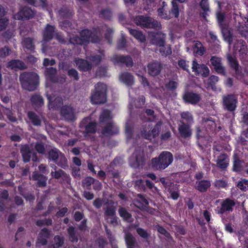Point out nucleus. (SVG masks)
<instances>
[{
	"label": "nucleus",
	"mask_w": 248,
	"mask_h": 248,
	"mask_svg": "<svg viewBox=\"0 0 248 248\" xmlns=\"http://www.w3.org/2000/svg\"><path fill=\"white\" fill-rule=\"evenodd\" d=\"M22 87L29 92L36 90L39 84L38 75L34 72H25L19 76Z\"/></svg>",
	"instance_id": "obj_1"
},
{
	"label": "nucleus",
	"mask_w": 248,
	"mask_h": 248,
	"mask_svg": "<svg viewBox=\"0 0 248 248\" xmlns=\"http://www.w3.org/2000/svg\"><path fill=\"white\" fill-rule=\"evenodd\" d=\"M95 92L92 94L91 100L92 104H101L107 101V87L106 84L98 83L95 85Z\"/></svg>",
	"instance_id": "obj_2"
},
{
	"label": "nucleus",
	"mask_w": 248,
	"mask_h": 248,
	"mask_svg": "<svg viewBox=\"0 0 248 248\" xmlns=\"http://www.w3.org/2000/svg\"><path fill=\"white\" fill-rule=\"evenodd\" d=\"M173 161L172 154L168 151H163L156 157V170H163L170 165Z\"/></svg>",
	"instance_id": "obj_3"
},
{
	"label": "nucleus",
	"mask_w": 248,
	"mask_h": 248,
	"mask_svg": "<svg viewBox=\"0 0 248 248\" xmlns=\"http://www.w3.org/2000/svg\"><path fill=\"white\" fill-rule=\"evenodd\" d=\"M55 32V26L49 24H47L46 26L43 31V40L42 41L41 50L42 53L45 55L46 54L48 50L47 42L50 41L53 38Z\"/></svg>",
	"instance_id": "obj_4"
},
{
	"label": "nucleus",
	"mask_w": 248,
	"mask_h": 248,
	"mask_svg": "<svg viewBox=\"0 0 248 248\" xmlns=\"http://www.w3.org/2000/svg\"><path fill=\"white\" fill-rule=\"evenodd\" d=\"M130 166L135 169L142 168L145 164L143 151L140 149H136L129 159Z\"/></svg>",
	"instance_id": "obj_5"
},
{
	"label": "nucleus",
	"mask_w": 248,
	"mask_h": 248,
	"mask_svg": "<svg viewBox=\"0 0 248 248\" xmlns=\"http://www.w3.org/2000/svg\"><path fill=\"white\" fill-rule=\"evenodd\" d=\"M96 127L97 123L92 121L90 117L83 119L80 124V127L84 130L83 134L85 137L90 134L95 133L96 131Z\"/></svg>",
	"instance_id": "obj_6"
},
{
	"label": "nucleus",
	"mask_w": 248,
	"mask_h": 248,
	"mask_svg": "<svg viewBox=\"0 0 248 248\" xmlns=\"http://www.w3.org/2000/svg\"><path fill=\"white\" fill-rule=\"evenodd\" d=\"M100 34L96 31H92L88 29L83 30L79 33L84 44L89 42L94 43H99L101 39Z\"/></svg>",
	"instance_id": "obj_7"
},
{
	"label": "nucleus",
	"mask_w": 248,
	"mask_h": 248,
	"mask_svg": "<svg viewBox=\"0 0 248 248\" xmlns=\"http://www.w3.org/2000/svg\"><path fill=\"white\" fill-rule=\"evenodd\" d=\"M34 16V11L30 7L25 6L16 14L13 15V18L16 20H28L32 18Z\"/></svg>",
	"instance_id": "obj_8"
},
{
	"label": "nucleus",
	"mask_w": 248,
	"mask_h": 248,
	"mask_svg": "<svg viewBox=\"0 0 248 248\" xmlns=\"http://www.w3.org/2000/svg\"><path fill=\"white\" fill-rule=\"evenodd\" d=\"M237 103V97L233 94H227L223 96V107L229 111H233L235 110Z\"/></svg>",
	"instance_id": "obj_9"
},
{
	"label": "nucleus",
	"mask_w": 248,
	"mask_h": 248,
	"mask_svg": "<svg viewBox=\"0 0 248 248\" xmlns=\"http://www.w3.org/2000/svg\"><path fill=\"white\" fill-rule=\"evenodd\" d=\"M210 62L216 73L224 76H226V68L223 65L220 58L212 56L210 59Z\"/></svg>",
	"instance_id": "obj_10"
},
{
	"label": "nucleus",
	"mask_w": 248,
	"mask_h": 248,
	"mask_svg": "<svg viewBox=\"0 0 248 248\" xmlns=\"http://www.w3.org/2000/svg\"><path fill=\"white\" fill-rule=\"evenodd\" d=\"M51 167L55 170V171H52L50 173L51 177L56 179H62L63 182L67 184H70L71 178L70 175L66 173L62 169L57 170V167L55 165H53Z\"/></svg>",
	"instance_id": "obj_11"
},
{
	"label": "nucleus",
	"mask_w": 248,
	"mask_h": 248,
	"mask_svg": "<svg viewBox=\"0 0 248 248\" xmlns=\"http://www.w3.org/2000/svg\"><path fill=\"white\" fill-rule=\"evenodd\" d=\"M135 23L138 26L145 28H155V23L152 21V19L148 16H139L134 19Z\"/></svg>",
	"instance_id": "obj_12"
},
{
	"label": "nucleus",
	"mask_w": 248,
	"mask_h": 248,
	"mask_svg": "<svg viewBox=\"0 0 248 248\" xmlns=\"http://www.w3.org/2000/svg\"><path fill=\"white\" fill-rule=\"evenodd\" d=\"M182 98L186 103L195 105L201 101V96L193 92L186 91L183 94Z\"/></svg>",
	"instance_id": "obj_13"
},
{
	"label": "nucleus",
	"mask_w": 248,
	"mask_h": 248,
	"mask_svg": "<svg viewBox=\"0 0 248 248\" xmlns=\"http://www.w3.org/2000/svg\"><path fill=\"white\" fill-rule=\"evenodd\" d=\"M233 18L235 20L234 26L239 33L246 39L248 38V28L243 26V22L241 21L242 20L241 17L237 15H234Z\"/></svg>",
	"instance_id": "obj_14"
},
{
	"label": "nucleus",
	"mask_w": 248,
	"mask_h": 248,
	"mask_svg": "<svg viewBox=\"0 0 248 248\" xmlns=\"http://www.w3.org/2000/svg\"><path fill=\"white\" fill-rule=\"evenodd\" d=\"M192 69L197 75L200 74L203 77H208L210 73V70L206 65L198 64L196 60L193 61Z\"/></svg>",
	"instance_id": "obj_15"
},
{
	"label": "nucleus",
	"mask_w": 248,
	"mask_h": 248,
	"mask_svg": "<svg viewBox=\"0 0 248 248\" xmlns=\"http://www.w3.org/2000/svg\"><path fill=\"white\" fill-rule=\"evenodd\" d=\"M191 125L186 124L183 122H179L178 130L181 137L184 139L190 138L192 136Z\"/></svg>",
	"instance_id": "obj_16"
},
{
	"label": "nucleus",
	"mask_w": 248,
	"mask_h": 248,
	"mask_svg": "<svg viewBox=\"0 0 248 248\" xmlns=\"http://www.w3.org/2000/svg\"><path fill=\"white\" fill-rule=\"evenodd\" d=\"M61 114L64 119L68 121H74L75 118L74 109L69 105H65L61 108Z\"/></svg>",
	"instance_id": "obj_17"
},
{
	"label": "nucleus",
	"mask_w": 248,
	"mask_h": 248,
	"mask_svg": "<svg viewBox=\"0 0 248 248\" xmlns=\"http://www.w3.org/2000/svg\"><path fill=\"white\" fill-rule=\"evenodd\" d=\"M235 203L233 200L230 199H226L224 200L220 207H217V211L218 213L224 214L232 211L233 207Z\"/></svg>",
	"instance_id": "obj_18"
},
{
	"label": "nucleus",
	"mask_w": 248,
	"mask_h": 248,
	"mask_svg": "<svg viewBox=\"0 0 248 248\" xmlns=\"http://www.w3.org/2000/svg\"><path fill=\"white\" fill-rule=\"evenodd\" d=\"M50 232L47 228H43L40 232L36 243V247H40V245L45 246L47 244V239L49 237Z\"/></svg>",
	"instance_id": "obj_19"
},
{
	"label": "nucleus",
	"mask_w": 248,
	"mask_h": 248,
	"mask_svg": "<svg viewBox=\"0 0 248 248\" xmlns=\"http://www.w3.org/2000/svg\"><path fill=\"white\" fill-rule=\"evenodd\" d=\"M119 133V128L113 122L108 123L102 130V134L105 136L116 135Z\"/></svg>",
	"instance_id": "obj_20"
},
{
	"label": "nucleus",
	"mask_w": 248,
	"mask_h": 248,
	"mask_svg": "<svg viewBox=\"0 0 248 248\" xmlns=\"http://www.w3.org/2000/svg\"><path fill=\"white\" fill-rule=\"evenodd\" d=\"M113 61L115 63L124 64L126 67H132L133 65V60L129 55H115Z\"/></svg>",
	"instance_id": "obj_21"
},
{
	"label": "nucleus",
	"mask_w": 248,
	"mask_h": 248,
	"mask_svg": "<svg viewBox=\"0 0 248 248\" xmlns=\"http://www.w3.org/2000/svg\"><path fill=\"white\" fill-rule=\"evenodd\" d=\"M161 27L160 22L156 21V46L166 43V34L159 30Z\"/></svg>",
	"instance_id": "obj_22"
},
{
	"label": "nucleus",
	"mask_w": 248,
	"mask_h": 248,
	"mask_svg": "<svg viewBox=\"0 0 248 248\" xmlns=\"http://www.w3.org/2000/svg\"><path fill=\"white\" fill-rule=\"evenodd\" d=\"M33 152L28 145L25 144L21 146L20 153L24 162L27 163L30 161Z\"/></svg>",
	"instance_id": "obj_23"
},
{
	"label": "nucleus",
	"mask_w": 248,
	"mask_h": 248,
	"mask_svg": "<svg viewBox=\"0 0 248 248\" xmlns=\"http://www.w3.org/2000/svg\"><path fill=\"white\" fill-rule=\"evenodd\" d=\"M150 121V120H149V122L145 124V126H148V129L150 128V130L148 131H147L146 130L142 131L141 135L146 139L150 140L153 139L154 140L155 138V126H152Z\"/></svg>",
	"instance_id": "obj_24"
},
{
	"label": "nucleus",
	"mask_w": 248,
	"mask_h": 248,
	"mask_svg": "<svg viewBox=\"0 0 248 248\" xmlns=\"http://www.w3.org/2000/svg\"><path fill=\"white\" fill-rule=\"evenodd\" d=\"M28 117L32 124L36 126H40L42 124V117L35 112L30 111L27 114Z\"/></svg>",
	"instance_id": "obj_25"
},
{
	"label": "nucleus",
	"mask_w": 248,
	"mask_h": 248,
	"mask_svg": "<svg viewBox=\"0 0 248 248\" xmlns=\"http://www.w3.org/2000/svg\"><path fill=\"white\" fill-rule=\"evenodd\" d=\"M229 163V158L226 154H222L219 155L217 160V166L222 170L226 169Z\"/></svg>",
	"instance_id": "obj_26"
},
{
	"label": "nucleus",
	"mask_w": 248,
	"mask_h": 248,
	"mask_svg": "<svg viewBox=\"0 0 248 248\" xmlns=\"http://www.w3.org/2000/svg\"><path fill=\"white\" fill-rule=\"evenodd\" d=\"M76 64L80 71L87 72L92 69V64L88 61L84 59H79L76 61Z\"/></svg>",
	"instance_id": "obj_27"
},
{
	"label": "nucleus",
	"mask_w": 248,
	"mask_h": 248,
	"mask_svg": "<svg viewBox=\"0 0 248 248\" xmlns=\"http://www.w3.org/2000/svg\"><path fill=\"white\" fill-rule=\"evenodd\" d=\"M22 44L24 48L30 51L31 53H34L35 52V45L32 38H24L22 41Z\"/></svg>",
	"instance_id": "obj_28"
},
{
	"label": "nucleus",
	"mask_w": 248,
	"mask_h": 248,
	"mask_svg": "<svg viewBox=\"0 0 248 248\" xmlns=\"http://www.w3.org/2000/svg\"><path fill=\"white\" fill-rule=\"evenodd\" d=\"M7 67L11 69H20L24 70L27 68V66L21 61L19 60H13L7 63Z\"/></svg>",
	"instance_id": "obj_29"
},
{
	"label": "nucleus",
	"mask_w": 248,
	"mask_h": 248,
	"mask_svg": "<svg viewBox=\"0 0 248 248\" xmlns=\"http://www.w3.org/2000/svg\"><path fill=\"white\" fill-rule=\"evenodd\" d=\"M234 48L236 50H238L240 54L243 56H246L248 53L247 44L245 41L242 39L237 40Z\"/></svg>",
	"instance_id": "obj_30"
},
{
	"label": "nucleus",
	"mask_w": 248,
	"mask_h": 248,
	"mask_svg": "<svg viewBox=\"0 0 248 248\" xmlns=\"http://www.w3.org/2000/svg\"><path fill=\"white\" fill-rule=\"evenodd\" d=\"M220 28L224 40L227 42L229 45H231L233 40L232 33L227 26H223Z\"/></svg>",
	"instance_id": "obj_31"
},
{
	"label": "nucleus",
	"mask_w": 248,
	"mask_h": 248,
	"mask_svg": "<svg viewBox=\"0 0 248 248\" xmlns=\"http://www.w3.org/2000/svg\"><path fill=\"white\" fill-rule=\"evenodd\" d=\"M120 80L128 86H132L134 83V77L129 72H124L120 75Z\"/></svg>",
	"instance_id": "obj_32"
},
{
	"label": "nucleus",
	"mask_w": 248,
	"mask_h": 248,
	"mask_svg": "<svg viewBox=\"0 0 248 248\" xmlns=\"http://www.w3.org/2000/svg\"><path fill=\"white\" fill-rule=\"evenodd\" d=\"M61 153L62 152L59 149L56 148H53L47 151L46 155L47 159H48L49 161H52L54 163Z\"/></svg>",
	"instance_id": "obj_33"
},
{
	"label": "nucleus",
	"mask_w": 248,
	"mask_h": 248,
	"mask_svg": "<svg viewBox=\"0 0 248 248\" xmlns=\"http://www.w3.org/2000/svg\"><path fill=\"white\" fill-rule=\"evenodd\" d=\"M181 120L179 122H183L186 124L192 125L194 123L192 114L189 111H184L180 113Z\"/></svg>",
	"instance_id": "obj_34"
},
{
	"label": "nucleus",
	"mask_w": 248,
	"mask_h": 248,
	"mask_svg": "<svg viewBox=\"0 0 248 248\" xmlns=\"http://www.w3.org/2000/svg\"><path fill=\"white\" fill-rule=\"evenodd\" d=\"M32 178L37 181V185L39 187H45L46 185L47 178L42 174L34 172L32 175Z\"/></svg>",
	"instance_id": "obj_35"
},
{
	"label": "nucleus",
	"mask_w": 248,
	"mask_h": 248,
	"mask_svg": "<svg viewBox=\"0 0 248 248\" xmlns=\"http://www.w3.org/2000/svg\"><path fill=\"white\" fill-rule=\"evenodd\" d=\"M57 72L56 68L51 67L46 69L45 74L47 79L53 82H55L57 81Z\"/></svg>",
	"instance_id": "obj_36"
},
{
	"label": "nucleus",
	"mask_w": 248,
	"mask_h": 248,
	"mask_svg": "<svg viewBox=\"0 0 248 248\" xmlns=\"http://www.w3.org/2000/svg\"><path fill=\"white\" fill-rule=\"evenodd\" d=\"M196 189L201 192H205L210 187L211 183L208 180H201L197 181Z\"/></svg>",
	"instance_id": "obj_37"
},
{
	"label": "nucleus",
	"mask_w": 248,
	"mask_h": 248,
	"mask_svg": "<svg viewBox=\"0 0 248 248\" xmlns=\"http://www.w3.org/2000/svg\"><path fill=\"white\" fill-rule=\"evenodd\" d=\"M160 4L161 5V7L157 9L158 16L165 19H170L171 17L170 14H168L166 11L167 3L165 1H161V3Z\"/></svg>",
	"instance_id": "obj_38"
},
{
	"label": "nucleus",
	"mask_w": 248,
	"mask_h": 248,
	"mask_svg": "<svg viewBox=\"0 0 248 248\" xmlns=\"http://www.w3.org/2000/svg\"><path fill=\"white\" fill-rule=\"evenodd\" d=\"M54 163L63 169H66L68 167V160L64 154L62 152Z\"/></svg>",
	"instance_id": "obj_39"
},
{
	"label": "nucleus",
	"mask_w": 248,
	"mask_h": 248,
	"mask_svg": "<svg viewBox=\"0 0 248 248\" xmlns=\"http://www.w3.org/2000/svg\"><path fill=\"white\" fill-rule=\"evenodd\" d=\"M235 232L242 244L245 246H247L248 245V238L246 235L247 232L245 229L244 228H241L237 232Z\"/></svg>",
	"instance_id": "obj_40"
},
{
	"label": "nucleus",
	"mask_w": 248,
	"mask_h": 248,
	"mask_svg": "<svg viewBox=\"0 0 248 248\" xmlns=\"http://www.w3.org/2000/svg\"><path fill=\"white\" fill-rule=\"evenodd\" d=\"M104 56V51L101 50L99 51V54H93L87 57V59L93 64L97 65H98Z\"/></svg>",
	"instance_id": "obj_41"
},
{
	"label": "nucleus",
	"mask_w": 248,
	"mask_h": 248,
	"mask_svg": "<svg viewBox=\"0 0 248 248\" xmlns=\"http://www.w3.org/2000/svg\"><path fill=\"white\" fill-rule=\"evenodd\" d=\"M30 100L31 104L36 107H41L44 104L43 98L37 93L32 95Z\"/></svg>",
	"instance_id": "obj_42"
},
{
	"label": "nucleus",
	"mask_w": 248,
	"mask_h": 248,
	"mask_svg": "<svg viewBox=\"0 0 248 248\" xmlns=\"http://www.w3.org/2000/svg\"><path fill=\"white\" fill-rule=\"evenodd\" d=\"M105 205H108L106 208H104L105 214L107 216H114L116 214V207L114 205L113 202L109 203L108 201L105 203Z\"/></svg>",
	"instance_id": "obj_43"
},
{
	"label": "nucleus",
	"mask_w": 248,
	"mask_h": 248,
	"mask_svg": "<svg viewBox=\"0 0 248 248\" xmlns=\"http://www.w3.org/2000/svg\"><path fill=\"white\" fill-rule=\"evenodd\" d=\"M111 119L112 116L111 115V112L108 109H105L103 110L100 114L99 117V121L101 123H106L108 124V123L113 122L111 121Z\"/></svg>",
	"instance_id": "obj_44"
},
{
	"label": "nucleus",
	"mask_w": 248,
	"mask_h": 248,
	"mask_svg": "<svg viewBox=\"0 0 248 248\" xmlns=\"http://www.w3.org/2000/svg\"><path fill=\"white\" fill-rule=\"evenodd\" d=\"M158 50L162 56L167 57L171 54L172 50L170 45H167L166 43L157 46Z\"/></svg>",
	"instance_id": "obj_45"
},
{
	"label": "nucleus",
	"mask_w": 248,
	"mask_h": 248,
	"mask_svg": "<svg viewBox=\"0 0 248 248\" xmlns=\"http://www.w3.org/2000/svg\"><path fill=\"white\" fill-rule=\"evenodd\" d=\"M234 218H222V222L225 224V230L230 232H233Z\"/></svg>",
	"instance_id": "obj_46"
},
{
	"label": "nucleus",
	"mask_w": 248,
	"mask_h": 248,
	"mask_svg": "<svg viewBox=\"0 0 248 248\" xmlns=\"http://www.w3.org/2000/svg\"><path fill=\"white\" fill-rule=\"evenodd\" d=\"M243 161L240 160L237 155L235 154L233 155L232 170L235 172H240L242 170Z\"/></svg>",
	"instance_id": "obj_47"
},
{
	"label": "nucleus",
	"mask_w": 248,
	"mask_h": 248,
	"mask_svg": "<svg viewBox=\"0 0 248 248\" xmlns=\"http://www.w3.org/2000/svg\"><path fill=\"white\" fill-rule=\"evenodd\" d=\"M129 31L130 34L140 42L143 43L146 41L145 36L141 31L135 29H129Z\"/></svg>",
	"instance_id": "obj_48"
},
{
	"label": "nucleus",
	"mask_w": 248,
	"mask_h": 248,
	"mask_svg": "<svg viewBox=\"0 0 248 248\" xmlns=\"http://www.w3.org/2000/svg\"><path fill=\"white\" fill-rule=\"evenodd\" d=\"M59 15L63 18H69L73 15V11L69 8L63 6L59 10Z\"/></svg>",
	"instance_id": "obj_49"
},
{
	"label": "nucleus",
	"mask_w": 248,
	"mask_h": 248,
	"mask_svg": "<svg viewBox=\"0 0 248 248\" xmlns=\"http://www.w3.org/2000/svg\"><path fill=\"white\" fill-rule=\"evenodd\" d=\"M200 6L203 11L201 15L204 19H206V16L208 15L207 12L210 11L208 0H202Z\"/></svg>",
	"instance_id": "obj_50"
},
{
	"label": "nucleus",
	"mask_w": 248,
	"mask_h": 248,
	"mask_svg": "<svg viewBox=\"0 0 248 248\" xmlns=\"http://www.w3.org/2000/svg\"><path fill=\"white\" fill-rule=\"evenodd\" d=\"M29 4L35 7L41 6L42 8H46L47 7V3L46 0H24Z\"/></svg>",
	"instance_id": "obj_51"
},
{
	"label": "nucleus",
	"mask_w": 248,
	"mask_h": 248,
	"mask_svg": "<svg viewBox=\"0 0 248 248\" xmlns=\"http://www.w3.org/2000/svg\"><path fill=\"white\" fill-rule=\"evenodd\" d=\"M226 58L230 66L233 69L239 66L236 58L235 57H233L231 54L228 53L226 55Z\"/></svg>",
	"instance_id": "obj_52"
},
{
	"label": "nucleus",
	"mask_w": 248,
	"mask_h": 248,
	"mask_svg": "<svg viewBox=\"0 0 248 248\" xmlns=\"http://www.w3.org/2000/svg\"><path fill=\"white\" fill-rule=\"evenodd\" d=\"M172 7L169 11V14H172L175 18H178L179 16V5L175 1H171Z\"/></svg>",
	"instance_id": "obj_53"
},
{
	"label": "nucleus",
	"mask_w": 248,
	"mask_h": 248,
	"mask_svg": "<svg viewBox=\"0 0 248 248\" xmlns=\"http://www.w3.org/2000/svg\"><path fill=\"white\" fill-rule=\"evenodd\" d=\"M36 151L40 154L46 155V151L45 144L42 141H38L35 143L34 146Z\"/></svg>",
	"instance_id": "obj_54"
},
{
	"label": "nucleus",
	"mask_w": 248,
	"mask_h": 248,
	"mask_svg": "<svg viewBox=\"0 0 248 248\" xmlns=\"http://www.w3.org/2000/svg\"><path fill=\"white\" fill-rule=\"evenodd\" d=\"M125 242L127 248H134L136 240L133 235L130 233H126L125 235Z\"/></svg>",
	"instance_id": "obj_55"
},
{
	"label": "nucleus",
	"mask_w": 248,
	"mask_h": 248,
	"mask_svg": "<svg viewBox=\"0 0 248 248\" xmlns=\"http://www.w3.org/2000/svg\"><path fill=\"white\" fill-rule=\"evenodd\" d=\"M67 232L69 236L70 240L72 242H77L78 237L76 233V230L74 227L70 226L67 229Z\"/></svg>",
	"instance_id": "obj_56"
},
{
	"label": "nucleus",
	"mask_w": 248,
	"mask_h": 248,
	"mask_svg": "<svg viewBox=\"0 0 248 248\" xmlns=\"http://www.w3.org/2000/svg\"><path fill=\"white\" fill-rule=\"evenodd\" d=\"M136 186L140 187H142L146 185L149 188H152L154 186V184L149 180L140 179L135 182Z\"/></svg>",
	"instance_id": "obj_57"
},
{
	"label": "nucleus",
	"mask_w": 248,
	"mask_h": 248,
	"mask_svg": "<svg viewBox=\"0 0 248 248\" xmlns=\"http://www.w3.org/2000/svg\"><path fill=\"white\" fill-rule=\"evenodd\" d=\"M218 80L219 78L217 76L212 75L208 79V87L214 91L216 90V86L215 84L218 82Z\"/></svg>",
	"instance_id": "obj_58"
},
{
	"label": "nucleus",
	"mask_w": 248,
	"mask_h": 248,
	"mask_svg": "<svg viewBox=\"0 0 248 248\" xmlns=\"http://www.w3.org/2000/svg\"><path fill=\"white\" fill-rule=\"evenodd\" d=\"M70 43L73 45H82L84 44L81 36L77 35H74L69 38Z\"/></svg>",
	"instance_id": "obj_59"
},
{
	"label": "nucleus",
	"mask_w": 248,
	"mask_h": 248,
	"mask_svg": "<svg viewBox=\"0 0 248 248\" xmlns=\"http://www.w3.org/2000/svg\"><path fill=\"white\" fill-rule=\"evenodd\" d=\"M237 186L241 190L246 191L248 189V180L241 179L237 184Z\"/></svg>",
	"instance_id": "obj_60"
},
{
	"label": "nucleus",
	"mask_w": 248,
	"mask_h": 248,
	"mask_svg": "<svg viewBox=\"0 0 248 248\" xmlns=\"http://www.w3.org/2000/svg\"><path fill=\"white\" fill-rule=\"evenodd\" d=\"M216 16L217 18V20L220 27H222L223 26H226L224 23L225 17V14L224 12H217L216 14Z\"/></svg>",
	"instance_id": "obj_61"
},
{
	"label": "nucleus",
	"mask_w": 248,
	"mask_h": 248,
	"mask_svg": "<svg viewBox=\"0 0 248 248\" xmlns=\"http://www.w3.org/2000/svg\"><path fill=\"white\" fill-rule=\"evenodd\" d=\"M168 191H169L170 197L173 200H177L179 196V194L177 190V185H174V187H171V186L168 188Z\"/></svg>",
	"instance_id": "obj_62"
},
{
	"label": "nucleus",
	"mask_w": 248,
	"mask_h": 248,
	"mask_svg": "<svg viewBox=\"0 0 248 248\" xmlns=\"http://www.w3.org/2000/svg\"><path fill=\"white\" fill-rule=\"evenodd\" d=\"M100 16L104 18L109 20L112 16V12L110 9L106 8L101 10Z\"/></svg>",
	"instance_id": "obj_63"
},
{
	"label": "nucleus",
	"mask_w": 248,
	"mask_h": 248,
	"mask_svg": "<svg viewBox=\"0 0 248 248\" xmlns=\"http://www.w3.org/2000/svg\"><path fill=\"white\" fill-rule=\"evenodd\" d=\"M54 244L53 248H59L62 246L64 243V239L63 237L60 235H56L54 237Z\"/></svg>",
	"instance_id": "obj_64"
}]
</instances>
